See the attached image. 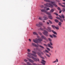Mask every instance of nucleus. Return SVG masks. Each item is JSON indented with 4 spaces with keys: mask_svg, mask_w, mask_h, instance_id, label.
<instances>
[{
    "mask_svg": "<svg viewBox=\"0 0 65 65\" xmlns=\"http://www.w3.org/2000/svg\"><path fill=\"white\" fill-rule=\"evenodd\" d=\"M39 20H42V18H40V17H39Z\"/></svg>",
    "mask_w": 65,
    "mask_h": 65,
    "instance_id": "obj_46",
    "label": "nucleus"
},
{
    "mask_svg": "<svg viewBox=\"0 0 65 65\" xmlns=\"http://www.w3.org/2000/svg\"><path fill=\"white\" fill-rule=\"evenodd\" d=\"M50 45H53V43H52V42H50Z\"/></svg>",
    "mask_w": 65,
    "mask_h": 65,
    "instance_id": "obj_34",
    "label": "nucleus"
},
{
    "mask_svg": "<svg viewBox=\"0 0 65 65\" xmlns=\"http://www.w3.org/2000/svg\"><path fill=\"white\" fill-rule=\"evenodd\" d=\"M27 54H28V55L27 56V57H29L30 58H32L34 60V61H36V62L37 61H39V59L38 58H34L33 56L30 55L31 54V53L29 52L27 53Z\"/></svg>",
    "mask_w": 65,
    "mask_h": 65,
    "instance_id": "obj_1",
    "label": "nucleus"
},
{
    "mask_svg": "<svg viewBox=\"0 0 65 65\" xmlns=\"http://www.w3.org/2000/svg\"><path fill=\"white\" fill-rule=\"evenodd\" d=\"M38 33L39 34H40V35H41V34H42L40 32V31H39Z\"/></svg>",
    "mask_w": 65,
    "mask_h": 65,
    "instance_id": "obj_44",
    "label": "nucleus"
},
{
    "mask_svg": "<svg viewBox=\"0 0 65 65\" xmlns=\"http://www.w3.org/2000/svg\"><path fill=\"white\" fill-rule=\"evenodd\" d=\"M40 46V47L42 48H44V47L43 46L41 45H39L38 44H37V45L36 44L35 46L36 47H38V46Z\"/></svg>",
    "mask_w": 65,
    "mask_h": 65,
    "instance_id": "obj_6",
    "label": "nucleus"
},
{
    "mask_svg": "<svg viewBox=\"0 0 65 65\" xmlns=\"http://www.w3.org/2000/svg\"><path fill=\"white\" fill-rule=\"evenodd\" d=\"M36 49L38 50L39 52H41V51H40V50H39V49H38L37 48H36H36H34V51H35V50H36Z\"/></svg>",
    "mask_w": 65,
    "mask_h": 65,
    "instance_id": "obj_23",
    "label": "nucleus"
},
{
    "mask_svg": "<svg viewBox=\"0 0 65 65\" xmlns=\"http://www.w3.org/2000/svg\"><path fill=\"white\" fill-rule=\"evenodd\" d=\"M44 46H47V45H46V44H44Z\"/></svg>",
    "mask_w": 65,
    "mask_h": 65,
    "instance_id": "obj_54",
    "label": "nucleus"
},
{
    "mask_svg": "<svg viewBox=\"0 0 65 65\" xmlns=\"http://www.w3.org/2000/svg\"><path fill=\"white\" fill-rule=\"evenodd\" d=\"M27 59H28V61H29V62H31V63H34V61L32 60H31V59L29 58H27Z\"/></svg>",
    "mask_w": 65,
    "mask_h": 65,
    "instance_id": "obj_11",
    "label": "nucleus"
},
{
    "mask_svg": "<svg viewBox=\"0 0 65 65\" xmlns=\"http://www.w3.org/2000/svg\"><path fill=\"white\" fill-rule=\"evenodd\" d=\"M55 3H56L54 1L51 2V4H53V5H54L55 7H57V5L56 4H55Z\"/></svg>",
    "mask_w": 65,
    "mask_h": 65,
    "instance_id": "obj_13",
    "label": "nucleus"
},
{
    "mask_svg": "<svg viewBox=\"0 0 65 65\" xmlns=\"http://www.w3.org/2000/svg\"><path fill=\"white\" fill-rule=\"evenodd\" d=\"M32 65H37V64L35 63H32Z\"/></svg>",
    "mask_w": 65,
    "mask_h": 65,
    "instance_id": "obj_49",
    "label": "nucleus"
},
{
    "mask_svg": "<svg viewBox=\"0 0 65 65\" xmlns=\"http://www.w3.org/2000/svg\"><path fill=\"white\" fill-rule=\"evenodd\" d=\"M59 20H60V21L61 22H62V23L63 22V20L62 19H60Z\"/></svg>",
    "mask_w": 65,
    "mask_h": 65,
    "instance_id": "obj_32",
    "label": "nucleus"
},
{
    "mask_svg": "<svg viewBox=\"0 0 65 65\" xmlns=\"http://www.w3.org/2000/svg\"><path fill=\"white\" fill-rule=\"evenodd\" d=\"M32 53L34 54H37V53L36 52H35V51H32Z\"/></svg>",
    "mask_w": 65,
    "mask_h": 65,
    "instance_id": "obj_28",
    "label": "nucleus"
},
{
    "mask_svg": "<svg viewBox=\"0 0 65 65\" xmlns=\"http://www.w3.org/2000/svg\"><path fill=\"white\" fill-rule=\"evenodd\" d=\"M52 31L54 33V34H55L56 35H57V33L55 31H54L53 30H52Z\"/></svg>",
    "mask_w": 65,
    "mask_h": 65,
    "instance_id": "obj_19",
    "label": "nucleus"
},
{
    "mask_svg": "<svg viewBox=\"0 0 65 65\" xmlns=\"http://www.w3.org/2000/svg\"><path fill=\"white\" fill-rule=\"evenodd\" d=\"M48 47H49L50 48H53V47L50 44H48Z\"/></svg>",
    "mask_w": 65,
    "mask_h": 65,
    "instance_id": "obj_15",
    "label": "nucleus"
},
{
    "mask_svg": "<svg viewBox=\"0 0 65 65\" xmlns=\"http://www.w3.org/2000/svg\"><path fill=\"white\" fill-rule=\"evenodd\" d=\"M47 30L48 31V32H51V31H52V30H51V27H47Z\"/></svg>",
    "mask_w": 65,
    "mask_h": 65,
    "instance_id": "obj_10",
    "label": "nucleus"
},
{
    "mask_svg": "<svg viewBox=\"0 0 65 65\" xmlns=\"http://www.w3.org/2000/svg\"><path fill=\"white\" fill-rule=\"evenodd\" d=\"M59 17L60 18H61V19L62 18V19H63V21H64V22H65V19H64L65 17L64 16V15H63V14H61V16L59 15Z\"/></svg>",
    "mask_w": 65,
    "mask_h": 65,
    "instance_id": "obj_5",
    "label": "nucleus"
},
{
    "mask_svg": "<svg viewBox=\"0 0 65 65\" xmlns=\"http://www.w3.org/2000/svg\"><path fill=\"white\" fill-rule=\"evenodd\" d=\"M33 34L34 35H38V34L35 32H33Z\"/></svg>",
    "mask_w": 65,
    "mask_h": 65,
    "instance_id": "obj_20",
    "label": "nucleus"
},
{
    "mask_svg": "<svg viewBox=\"0 0 65 65\" xmlns=\"http://www.w3.org/2000/svg\"><path fill=\"white\" fill-rule=\"evenodd\" d=\"M49 22H50V24H52V23H52V21H51L50 20H49Z\"/></svg>",
    "mask_w": 65,
    "mask_h": 65,
    "instance_id": "obj_48",
    "label": "nucleus"
},
{
    "mask_svg": "<svg viewBox=\"0 0 65 65\" xmlns=\"http://www.w3.org/2000/svg\"><path fill=\"white\" fill-rule=\"evenodd\" d=\"M54 9H52L50 11V12L52 13L53 12H54Z\"/></svg>",
    "mask_w": 65,
    "mask_h": 65,
    "instance_id": "obj_27",
    "label": "nucleus"
},
{
    "mask_svg": "<svg viewBox=\"0 0 65 65\" xmlns=\"http://www.w3.org/2000/svg\"><path fill=\"white\" fill-rule=\"evenodd\" d=\"M46 40V41H48V39H46V40Z\"/></svg>",
    "mask_w": 65,
    "mask_h": 65,
    "instance_id": "obj_55",
    "label": "nucleus"
},
{
    "mask_svg": "<svg viewBox=\"0 0 65 65\" xmlns=\"http://www.w3.org/2000/svg\"><path fill=\"white\" fill-rule=\"evenodd\" d=\"M37 37L38 38H39V36H37Z\"/></svg>",
    "mask_w": 65,
    "mask_h": 65,
    "instance_id": "obj_63",
    "label": "nucleus"
},
{
    "mask_svg": "<svg viewBox=\"0 0 65 65\" xmlns=\"http://www.w3.org/2000/svg\"><path fill=\"white\" fill-rule=\"evenodd\" d=\"M41 61H41V63H42L43 65H45V63H46V61L43 60H42Z\"/></svg>",
    "mask_w": 65,
    "mask_h": 65,
    "instance_id": "obj_9",
    "label": "nucleus"
},
{
    "mask_svg": "<svg viewBox=\"0 0 65 65\" xmlns=\"http://www.w3.org/2000/svg\"><path fill=\"white\" fill-rule=\"evenodd\" d=\"M52 36H53V37H54V38H57V37L56 35L54 34H53Z\"/></svg>",
    "mask_w": 65,
    "mask_h": 65,
    "instance_id": "obj_21",
    "label": "nucleus"
},
{
    "mask_svg": "<svg viewBox=\"0 0 65 65\" xmlns=\"http://www.w3.org/2000/svg\"><path fill=\"white\" fill-rule=\"evenodd\" d=\"M62 25V22H59L58 23V25L60 27H62V25Z\"/></svg>",
    "mask_w": 65,
    "mask_h": 65,
    "instance_id": "obj_16",
    "label": "nucleus"
},
{
    "mask_svg": "<svg viewBox=\"0 0 65 65\" xmlns=\"http://www.w3.org/2000/svg\"><path fill=\"white\" fill-rule=\"evenodd\" d=\"M48 40L50 41L51 42L52 41V39H51L50 38H48Z\"/></svg>",
    "mask_w": 65,
    "mask_h": 65,
    "instance_id": "obj_33",
    "label": "nucleus"
},
{
    "mask_svg": "<svg viewBox=\"0 0 65 65\" xmlns=\"http://www.w3.org/2000/svg\"><path fill=\"white\" fill-rule=\"evenodd\" d=\"M50 8H48L46 9V10H50Z\"/></svg>",
    "mask_w": 65,
    "mask_h": 65,
    "instance_id": "obj_53",
    "label": "nucleus"
},
{
    "mask_svg": "<svg viewBox=\"0 0 65 65\" xmlns=\"http://www.w3.org/2000/svg\"><path fill=\"white\" fill-rule=\"evenodd\" d=\"M56 15H58V14L57 13L56 14Z\"/></svg>",
    "mask_w": 65,
    "mask_h": 65,
    "instance_id": "obj_64",
    "label": "nucleus"
},
{
    "mask_svg": "<svg viewBox=\"0 0 65 65\" xmlns=\"http://www.w3.org/2000/svg\"><path fill=\"white\" fill-rule=\"evenodd\" d=\"M62 28L63 29H64L65 28L64 27H62Z\"/></svg>",
    "mask_w": 65,
    "mask_h": 65,
    "instance_id": "obj_61",
    "label": "nucleus"
},
{
    "mask_svg": "<svg viewBox=\"0 0 65 65\" xmlns=\"http://www.w3.org/2000/svg\"><path fill=\"white\" fill-rule=\"evenodd\" d=\"M36 26H37V27H40V26L39 25V24H36Z\"/></svg>",
    "mask_w": 65,
    "mask_h": 65,
    "instance_id": "obj_24",
    "label": "nucleus"
},
{
    "mask_svg": "<svg viewBox=\"0 0 65 65\" xmlns=\"http://www.w3.org/2000/svg\"><path fill=\"white\" fill-rule=\"evenodd\" d=\"M41 55H44V53L42 52H41Z\"/></svg>",
    "mask_w": 65,
    "mask_h": 65,
    "instance_id": "obj_47",
    "label": "nucleus"
},
{
    "mask_svg": "<svg viewBox=\"0 0 65 65\" xmlns=\"http://www.w3.org/2000/svg\"><path fill=\"white\" fill-rule=\"evenodd\" d=\"M29 40L30 42L31 41V39H29Z\"/></svg>",
    "mask_w": 65,
    "mask_h": 65,
    "instance_id": "obj_60",
    "label": "nucleus"
},
{
    "mask_svg": "<svg viewBox=\"0 0 65 65\" xmlns=\"http://www.w3.org/2000/svg\"><path fill=\"white\" fill-rule=\"evenodd\" d=\"M57 9H58V10H59V11H60V10H61V9L59 7H58L57 8Z\"/></svg>",
    "mask_w": 65,
    "mask_h": 65,
    "instance_id": "obj_37",
    "label": "nucleus"
},
{
    "mask_svg": "<svg viewBox=\"0 0 65 65\" xmlns=\"http://www.w3.org/2000/svg\"><path fill=\"white\" fill-rule=\"evenodd\" d=\"M47 49L48 51H50V49L48 48H46Z\"/></svg>",
    "mask_w": 65,
    "mask_h": 65,
    "instance_id": "obj_41",
    "label": "nucleus"
},
{
    "mask_svg": "<svg viewBox=\"0 0 65 65\" xmlns=\"http://www.w3.org/2000/svg\"><path fill=\"white\" fill-rule=\"evenodd\" d=\"M45 55H46V56H47V57H48L49 58H50V55L46 53L45 54Z\"/></svg>",
    "mask_w": 65,
    "mask_h": 65,
    "instance_id": "obj_29",
    "label": "nucleus"
},
{
    "mask_svg": "<svg viewBox=\"0 0 65 65\" xmlns=\"http://www.w3.org/2000/svg\"><path fill=\"white\" fill-rule=\"evenodd\" d=\"M44 32H43V34L45 35L46 36H47V37L48 36V35L47 34L48 32L47 31H46V30H44Z\"/></svg>",
    "mask_w": 65,
    "mask_h": 65,
    "instance_id": "obj_7",
    "label": "nucleus"
},
{
    "mask_svg": "<svg viewBox=\"0 0 65 65\" xmlns=\"http://www.w3.org/2000/svg\"><path fill=\"white\" fill-rule=\"evenodd\" d=\"M51 0H44V1H45V2H49V3H52V2H53L52 1H50Z\"/></svg>",
    "mask_w": 65,
    "mask_h": 65,
    "instance_id": "obj_14",
    "label": "nucleus"
},
{
    "mask_svg": "<svg viewBox=\"0 0 65 65\" xmlns=\"http://www.w3.org/2000/svg\"><path fill=\"white\" fill-rule=\"evenodd\" d=\"M40 7H41V8H42L43 7H44V6L43 5H42Z\"/></svg>",
    "mask_w": 65,
    "mask_h": 65,
    "instance_id": "obj_51",
    "label": "nucleus"
},
{
    "mask_svg": "<svg viewBox=\"0 0 65 65\" xmlns=\"http://www.w3.org/2000/svg\"><path fill=\"white\" fill-rule=\"evenodd\" d=\"M40 29L41 30H42V31H43V29L41 27L40 28Z\"/></svg>",
    "mask_w": 65,
    "mask_h": 65,
    "instance_id": "obj_42",
    "label": "nucleus"
},
{
    "mask_svg": "<svg viewBox=\"0 0 65 65\" xmlns=\"http://www.w3.org/2000/svg\"><path fill=\"white\" fill-rule=\"evenodd\" d=\"M59 5L61 6L62 7H63L64 8H65V5H62V4L61 3H59Z\"/></svg>",
    "mask_w": 65,
    "mask_h": 65,
    "instance_id": "obj_18",
    "label": "nucleus"
},
{
    "mask_svg": "<svg viewBox=\"0 0 65 65\" xmlns=\"http://www.w3.org/2000/svg\"><path fill=\"white\" fill-rule=\"evenodd\" d=\"M52 27L53 28H55V27H56V26H55L54 25H52Z\"/></svg>",
    "mask_w": 65,
    "mask_h": 65,
    "instance_id": "obj_43",
    "label": "nucleus"
},
{
    "mask_svg": "<svg viewBox=\"0 0 65 65\" xmlns=\"http://www.w3.org/2000/svg\"><path fill=\"white\" fill-rule=\"evenodd\" d=\"M61 12H62V10H60V11L59 12V13H61Z\"/></svg>",
    "mask_w": 65,
    "mask_h": 65,
    "instance_id": "obj_56",
    "label": "nucleus"
},
{
    "mask_svg": "<svg viewBox=\"0 0 65 65\" xmlns=\"http://www.w3.org/2000/svg\"><path fill=\"white\" fill-rule=\"evenodd\" d=\"M54 21L55 22H56V23H59V21L57 19H55L54 20Z\"/></svg>",
    "mask_w": 65,
    "mask_h": 65,
    "instance_id": "obj_25",
    "label": "nucleus"
},
{
    "mask_svg": "<svg viewBox=\"0 0 65 65\" xmlns=\"http://www.w3.org/2000/svg\"><path fill=\"white\" fill-rule=\"evenodd\" d=\"M32 45H33V46H35V45H36V44L33 43H32Z\"/></svg>",
    "mask_w": 65,
    "mask_h": 65,
    "instance_id": "obj_36",
    "label": "nucleus"
},
{
    "mask_svg": "<svg viewBox=\"0 0 65 65\" xmlns=\"http://www.w3.org/2000/svg\"><path fill=\"white\" fill-rule=\"evenodd\" d=\"M37 54H38V55L39 57H40L41 58H42V59H44V57L41 56V54L39 52H37Z\"/></svg>",
    "mask_w": 65,
    "mask_h": 65,
    "instance_id": "obj_8",
    "label": "nucleus"
},
{
    "mask_svg": "<svg viewBox=\"0 0 65 65\" xmlns=\"http://www.w3.org/2000/svg\"><path fill=\"white\" fill-rule=\"evenodd\" d=\"M50 37H51V38H53V36L51 35H50Z\"/></svg>",
    "mask_w": 65,
    "mask_h": 65,
    "instance_id": "obj_39",
    "label": "nucleus"
},
{
    "mask_svg": "<svg viewBox=\"0 0 65 65\" xmlns=\"http://www.w3.org/2000/svg\"><path fill=\"white\" fill-rule=\"evenodd\" d=\"M48 15H49L48 17L51 20H52L53 19V17H52V15L50 14V12L49 14H48Z\"/></svg>",
    "mask_w": 65,
    "mask_h": 65,
    "instance_id": "obj_12",
    "label": "nucleus"
},
{
    "mask_svg": "<svg viewBox=\"0 0 65 65\" xmlns=\"http://www.w3.org/2000/svg\"><path fill=\"white\" fill-rule=\"evenodd\" d=\"M31 55L32 56H34V54L33 53H31Z\"/></svg>",
    "mask_w": 65,
    "mask_h": 65,
    "instance_id": "obj_57",
    "label": "nucleus"
},
{
    "mask_svg": "<svg viewBox=\"0 0 65 65\" xmlns=\"http://www.w3.org/2000/svg\"><path fill=\"white\" fill-rule=\"evenodd\" d=\"M34 57H37V55L35 54H34Z\"/></svg>",
    "mask_w": 65,
    "mask_h": 65,
    "instance_id": "obj_45",
    "label": "nucleus"
},
{
    "mask_svg": "<svg viewBox=\"0 0 65 65\" xmlns=\"http://www.w3.org/2000/svg\"><path fill=\"white\" fill-rule=\"evenodd\" d=\"M36 40L34 39L33 40L34 42L35 43H38V42H39V43H40L42 41V40L41 39H36Z\"/></svg>",
    "mask_w": 65,
    "mask_h": 65,
    "instance_id": "obj_2",
    "label": "nucleus"
},
{
    "mask_svg": "<svg viewBox=\"0 0 65 65\" xmlns=\"http://www.w3.org/2000/svg\"><path fill=\"white\" fill-rule=\"evenodd\" d=\"M39 25H40H40L41 26H43V24L41 22H39Z\"/></svg>",
    "mask_w": 65,
    "mask_h": 65,
    "instance_id": "obj_26",
    "label": "nucleus"
},
{
    "mask_svg": "<svg viewBox=\"0 0 65 65\" xmlns=\"http://www.w3.org/2000/svg\"><path fill=\"white\" fill-rule=\"evenodd\" d=\"M62 4H64V5H65V2L62 3Z\"/></svg>",
    "mask_w": 65,
    "mask_h": 65,
    "instance_id": "obj_59",
    "label": "nucleus"
},
{
    "mask_svg": "<svg viewBox=\"0 0 65 65\" xmlns=\"http://www.w3.org/2000/svg\"><path fill=\"white\" fill-rule=\"evenodd\" d=\"M45 52L46 53H49V52H48V51L47 50H45Z\"/></svg>",
    "mask_w": 65,
    "mask_h": 65,
    "instance_id": "obj_40",
    "label": "nucleus"
},
{
    "mask_svg": "<svg viewBox=\"0 0 65 65\" xmlns=\"http://www.w3.org/2000/svg\"><path fill=\"white\" fill-rule=\"evenodd\" d=\"M55 28L56 29V30H59V27H57V26H55Z\"/></svg>",
    "mask_w": 65,
    "mask_h": 65,
    "instance_id": "obj_31",
    "label": "nucleus"
},
{
    "mask_svg": "<svg viewBox=\"0 0 65 65\" xmlns=\"http://www.w3.org/2000/svg\"><path fill=\"white\" fill-rule=\"evenodd\" d=\"M44 6H47L48 7H51V8H53V7H54V5H52L51 3H46V4H45L44 5Z\"/></svg>",
    "mask_w": 65,
    "mask_h": 65,
    "instance_id": "obj_3",
    "label": "nucleus"
},
{
    "mask_svg": "<svg viewBox=\"0 0 65 65\" xmlns=\"http://www.w3.org/2000/svg\"><path fill=\"white\" fill-rule=\"evenodd\" d=\"M56 19H58V20H60V19L61 18H60L58 17H56Z\"/></svg>",
    "mask_w": 65,
    "mask_h": 65,
    "instance_id": "obj_38",
    "label": "nucleus"
},
{
    "mask_svg": "<svg viewBox=\"0 0 65 65\" xmlns=\"http://www.w3.org/2000/svg\"><path fill=\"white\" fill-rule=\"evenodd\" d=\"M43 18L44 19V20H47L48 19V18L45 17V16L43 17Z\"/></svg>",
    "mask_w": 65,
    "mask_h": 65,
    "instance_id": "obj_22",
    "label": "nucleus"
},
{
    "mask_svg": "<svg viewBox=\"0 0 65 65\" xmlns=\"http://www.w3.org/2000/svg\"><path fill=\"white\" fill-rule=\"evenodd\" d=\"M56 2H60V1H59L58 0H56Z\"/></svg>",
    "mask_w": 65,
    "mask_h": 65,
    "instance_id": "obj_50",
    "label": "nucleus"
},
{
    "mask_svg": "<svg viewBox=\"0 0 65 65\" xmlns=\"http://www.w3.org/2000/svg\"><path fill=\"white\" fill-rule=\"evenodd\" d=\"M44 9L41 10V11H42V12H44V13H45L47 14H50V12H47V11L46 9V7H44Z\"/></svg>",
    "mask_w": 65,
    "mask_h": 65,
    "instance_id": "obj_4",
    "label": "nucleus"
},
{
    "mask_svg": "<svg viewBox=\"0 0 65 65\" xmlns=\"http://www.w3.org/2000/svg\"><path fill=\"white\" fill-rule=\"evenodd\" d=\"M56 62H58V59H56Z\"/></svg>",
    "mask_w": 65,
    "mask_h": 65,
    "instance_id": "obj_58",
    "label": "nucleus"
},
{
    "mask_svg": "<svg viewBox=\"0 0 65 65\" xmlns=\"http://www.w3.org/2000/svg\"><path fill=\"white\" fill-rule=\"evenodd\" d=\"M47 24H49V22H47Z\"/></svg>",
    "mask_w": 65,
    "mask_h": 65,
    "instance_id": "obj_62",
    "label": "nucleus"
},
{
    "mask_svg": "<svg viewBox=\"0 0 65 65\" xmlns=\"http://www.w3.org/2000/svg\"><path fill=\"white\" fill-rule=\"evenodd\" d=\"M27 51L28 52H31V50L29 49H28L27 50Z\"/></svg>",
    "mask_w": 65,
    "mask_h": 65,
    "instance_id": "obj_35",
    "label": "nucleus"
},
{
    "mask_svg": "<svg viewBox=\"0 0 65 65\" xmlns=\"http://www.w3.org/2000/svg\"><path fill=\"white\" fill-rule=\"evenodd\" d=\"M56 60H55V61L52 62L53 63H56Z\"/></svg>",
    "mask_w": 65,
    "mask_h": 65,
    "instance_id": "obj_52",
    "label": "nucleus"
},
{
    "mask_svg": "<svg viewBox=\"0 0 65 65\" xmlns=\"http://www.w3.org/2000/svg\"><path fill=\"white\" fill-rule=\"evenodd\" d=\"M41 37L42 38V39H44V40H46V37L43 36H41Z\"/></svg>",
    "mask_w": 65,
    "mask_h": 65,
    "instance_id": "obj_17",
    "label": "nucleus"
},
{
    "mask_svg": "<svg viewBox=\"0 0 65 65\" xmlns=\"http://www.w3.org/2000/svg\"><path fill=\"white\" fill-rule=\"evenodd\" d=\"M24 61L25 62H28V60L26 59H24Z\"/></svg>",
    "mask_w": 65,
    "mask_h": 65,
    "instance_id": "obj_30",
    "label": "nucleus"
}]
</instances>
